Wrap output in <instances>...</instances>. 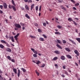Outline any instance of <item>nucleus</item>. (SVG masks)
Here are the masks:
<instances>
[{"mask_svg": "<svg viewBox=\"0 0 80 80\" xmlns=\"http://www.w3.org/2000/svg\"><path fill=\"white\" fill-rule=\"evenodd\" d=\"M14 26L18 28H21L20 25L18 23H15L14 25Z\"/></svg>", "mask_w": 80, "mask_h": 80, "instance_id": "f257e3e1", "label": "nucleus"}, {"mask_svg": "<svg viewBox=\"0 0 80 80\" xmlns=\"http://www.w3.org/2000/svg\"><path fill=\"white\" fill-rule=\"evenodd\" d=\"M3 6L5 9H6V8H7V5L6 3H3Z\"/></svg>", "mask_w": 80, "mask_h": 80, "instance_id": "f03ea898", "label": "nucleus"}, {"mask_svg": "<svg viewBox=\"0 0 80 80\" xmlns=\"http://www.w3.org/2000/svg\"><path fill=\"white\" fill-rule=\"evenodd\" d=\"M74 53H75V54H76L77 56H78L79 55V52H78V51H77V50H75Z\"/></svg>", "mask_w": 80, "mask_h": 80, "instance_id": "7ed1b4c3", "label": "nucleus"}, {"mask_svg": "<svg viewBox=\"0 0 80 80\" xmlns=\"http://www.w3.org/2000/svg\"><path fill=\"white\" fill-rule=\"evenodd\" d=\"M60 59L62 60H65V57L64 56H62L60 57Z\"/></svg>", "mask_w": 80, "mask_h": 80, "instance_id": "20e7f679", "label": "nucleus"}, {"mask_svg": "<svg viewBox=\"0 0 80 80\" xmlns=\"http://www.w3.org/2000/svg\"><path fill=\"white\" fill-rule=\"evenodd\" d=\"M32 62L35 63H36L37 65H38L39 63H40V61H38L37 62H36L35 61H32Z\"/></svg>", "mask_w": 80, "mask_h": 80, "instance_id": "39448f33", "label": "nucleus"}, {"mask_svg": "<svg viewBox=\"0 0 80 80\" xmlns=\"http://www.w3.org/2000/svg\"><path fill=\"white\" fill-rule=\"evenodd\" d=\"M6 50L7 52H12V50L9 48H7L6 49Z\"/></svg>", "mask_w": 80, "mask_h": 80, "instance_id": "423d86ee", "label": "nucleus"}, {"mask_svg": "<svg viewBox=\"0 0 80 80\" xmlns=\"http://www.w3.org/2000/svg\"><path fill=\"white\" fill-rule=\"evenodd\" d=\"M12 69L15 73V74H17V69L13 68Z\"/></svg>", "mask_w": 80, "mask_h": 80, "instance_id": "0eeeda50", "label": "nucleus"}, {"mask_svg": "<svg viewBox=\"0 0 80 80\" xmlns=\"http://www.w3.org/2000/svg\"><path fill=\"white\" fill-rule=\"evenodd\" d=\"M69 41H70V42H72V43H73V44H74V45H76V43H75V42H74V41H73L72 39H70L69 38Z\"/></svg>", "mask_w": 80, "mask_h": 80, "instance_id": "6e6552de", "label": "nucleus"}, {"mask_svg": "<svg viewBox=\"0 0 80 80\" xmlns=\"http://www.w3.org/2000/svg\"><path fill=\"white\" fill-rule=\"evenodd\" d=\"M54 53H56V54H60V52L59 51H54Z\"/></svg>", "mask_w": 80, "mask_h": 80, "instance_id": "1a4fd4ad", "label": "nucleus"}, {"mask_svg": "<svg viewBox=\"0 0 80 80\" xmlns=\"http://www.w3.org/2000/svg\"><path fill=\"white\" fill-rule=\"evenodd\" d=\"M18 77H19V76H20V69H18Z\"/></svg>", "mask_w": 80, "mask_h": 80, "instance_id": "9d476101", "label": "nucleus"}, {"mask_svg": "<svg viewBox=\"0 0 80 80\" xmlns=\"http://www.w3.org/2000/svg\"><path fill=\"white\" fill-rule=\"evenodd\" d=\"M34 6H35V4H32V5H31V10L32 11V9L34 7Z\"/></svg>", "mask_w": 80, "mask_h": 80, "instance_id": "9b49d317", "label": "nucleus"}, {"mask_svg": "<svg viewBox=\"0 0 80 80\" xmlns=\"http://www.w3.org/2000/svg\"><path fill=\"white\" fill-rule=\"evenodd\" d=\"M60 7L61 8H62V9L65 11H66V8H65L63 7V6H60Z\"/></svg>", "mask_w": 80, "mask_h": 80, "instance_id": "f8f14e48", "label": "nucleus"}, {"mask_svg": "<svg viewBox=\"0 0 80 80\" xmlns=\"http://www.w3.org/2000/svg\"><path fill=\"white\" fill-rule=\"evenodd\" d=\"M25 8L27 10H29V7H28V6L27 5H26L25 6Z\"/></svg>", "mask_w": 80, "mask_h": 80, "instance_id": "ddd939ff", "label": "nucleus"}, {"mask_svg": "<svg viewBox=\"0 0 80 80\" xmlns=\"http://www.w3.org/2000/svg\"><path fill=\"white\" fill-rule=\"evenodd\" d=\"M56 46H57V47H58V48H60V49H62V48L61 46H60L58 44H57Z\"/></svg>", "mask_w": 80, "mask_h": 80, "instance_id": "4468645a", "label": "nucleus"}, {"mask_svg": "<svg viewBox=\"0 0 80 80\" xmlns=\"http://www.w3.org/2000/svg\"><path fill=\"white\" fill-rule=\"evenodd\" d=\"M35 72H36V73L37 75L38 76V77L39 75H40V73L37 71V70H36L35 71Z\"/></svg>", "mask_w": 80, "mask_h": 80, "instance_id": "2eb2a0df", "label": "nucleus"}, {"mask_svg": "<svg viewBox=\"0 0 80 80\" xmlns=\"http://www.w3.org/2000/svg\"><path fill=\"white\" fill-rule=\"evenodd\" d=\"M25 17H26V18H28V19H30V16H28L27 14H26L25 15Z\"/></svg>", "mask_w": 80, "mask_h": 80, "instance_id": "dca6fc26", "label": "nucleus"}, {"mask_svg": "<svg viewBox=\"0 0 80 80\" xmlns=\"http://www.w3.org/2000/svg\"><path fill=\"white\" fill-rule=\"evenodd\" d=\"M21 70L23 71V72H27L26 70L23 68H21Z\"/></svg>", "mask_w": 80, "mask_h": 80, "instance_id": "f3484780", "label": "nucleus"}, {"mask_svg": "<svg viewBox=\"0 0 80 80\" xmlns=\"http://www.w3.org/2000/svg\"><path fill=\"white\" fill-rule=\"evenodd\" d=\"M55 34L56 35H61V33L59 32H55Z\"/></svg>", "mask_w": 80, "mask_h": 80, "instance_id": "a211bd4d", "label": "nucleus"}, {"mask_svg": "<svg viewBox=\"0 0 80 80\" xmlns=\"http://www.w3.org/2000/svg\"><path fill=\"white\" fill-rule=\"evenodd\" d=\"M66 56L68 58H70V59H71L72 58V57H71V55H66Z\"/></svg>", "mask_w": 80, "mask_h": 80, "instance_id": "6ab92c4d", "label": "nucleus"}, {"mask_svg": "<svg viewBox=\"0 0 80 80\" xmlns=\"http://www.w3.org/2000/svg\"><path fill=\"white\" fill-rule=\"evenodd\" d=\"M76 40L79 43H80V38H76Z\"/></svg>", "mask_w": 80, "mask_h": 80, "instance_id": "aec40b11", "label": "nucleus"}, {"mask_svg": "<svg viewBox=\"0 0 80 80\" xmlns=\"http://www.w3.org/2000/svg\"><path fill=\"white\" fill-rule=\"evenodd\" d=\"M1 43H4L5 44H6V43H7V42H6L3 40H1Z\"/></svg>", "mask_w": 80, "mask_h": 80, "instance_id": "412c9836", "label": "nucleus"}, {"mask_svg": "<svg viewBox=\"0 0 80 80\" xmlns=\"http://www.w3.org/2000/svg\"><path fill=\"white\" fill-rule=\"evenodd\" d=\"M65 49L66 50V51H67L68 52H70V49H69V48H65Z\"/></svg>", "mask_w": 80, "mask_h": 80, "instance_id": "4be33fe9", "label": "nucleus"}, {"mask_svg": "<svg viewBox=\"0 0 80 80\" xmlns=\"http://www.w3.org/2000/svg\"><path fill=\"white\" fill-rule=\"evenodd\" d=\"M12 8H13V10L14 11H15L17 10V9H16V8H15V6H12Z\"/></svg>", "mask_w": 80, "mask_h": 80, "instance_id": "5701e85b", "label": "nucleus"}, {"mask_svg": "<svg viewBox=\"0 0 80 80\" xmlns=\"http://www.w3.org/2000/svg\"><path fill=\"white\" fill-rule=\"evenodd\" d=\"M12 42H14V40L13 39V37H10Z\"/></svg>", "mask_w": 80, "mask_h": 80, "instance_id": "b1692460", "label": "nucleus"}, {"mask_svg": "<svg viewBox=\"0 0 80 80\" xmlns=\"http://www.w3.org/2000/svg\"><path fill=\"white\" fill-rule=\"evenodd\" d=\"M39 40L40 41H44V39H43V38H40L39 39Z\"/></svg>", "mask_w": 80, "mask_h": 80, "instance_id": "393cba45", "label": "nucleus"}, {"mask_svg": "<svg viewBox=\"0 0 80 80\" xmlns=\"http://www.w3.org/2000/svg\"><path fill=\"white\" fill-rule=\"evenodd\" d=\"M57 59H58V57H55L52 59V60L55 61L56 60H57Z\"/></svg>", "mask_w": 80, "mask_h": 80, "instance_id": "a878e982", "label": "nucleus"}, {"mask_svg": "<svg viewBox=\"0 0 80 80\" xmlns=\"http://www.w3.org/2000/svg\"><path fill=\"white\" fill-rule=\"evenodd\" d=\"M30 37H31V38H34L35 39L36 38V37H35V36H33L30 35Z\"/></svg>", "mask_w": 80, "mask_h": 80, "instance_id": "bb28decb", "label": "nucleus"}, {"mask_svg": "<svg viewBox=\"0 0 80 80\" xmlns=\"http://www.w3.org/2000/svg\"><path fill=\"white\" fill-rule=\"evenodd\" d=\"M0 47L1 48H4L5 47L4 46H3V45L2 44H0Z\"/></svg>", "mask_w": 80, "mask_h": 80, "instance_id": "cd10ccee", "label": "nucleus"}, {"mask_svg": "<svg viewBox=\"0 0 80 80\" xmlns=\"http://www.w3.org/2000/svg\"><path fill=\"white\" fill-rule=\"evenodd\" d=\"M68 21H69V22H70V21H71V22H73V20H72L71 18H69L68 19Z\"/></svg>", "mask_w": 80, "mask_h": 80, "instance_id": "c85d7f7f", "label": "nucleus"}, {"mask_svg": "<svg viewBox=\"0 0 80 80\" xmlns=\"http://www.w3.org/2000/svg\"><path fill=\"white\" fill-rule=\"evenodd\" d=\"M12 2L13 5H14V6H16L15 4V3H14V1H13V0H12Z\"/></svg>", "mask_w": 80, "mask_h": 80, "instance_id": "c756f323", "label": "nucleus"}, {"mask_svg": "<svg viewBox=\"0 0 80 80\" xmlns=\"http://www.w3.org/2000/svg\"><path fill=\"white\" fill-rule=\"evenodd\" d=\"M7 58L9 60H11L12 59L10 57V56H7Z\"/></svg>", "mask_w": 80, "mask_h": 80, "instance_id": "7c9ffc66", "label": "nucleus"}, {"mask_svg": "<svg viewBox=\"0 0 80 80\" xmlns=\"http://www.w3.org/2000/svg\"><path fill=\"white\" fill-rule=\"evenodd\" d=\"M13 5H12L11 6L10 5H9L8 6V7L9 8H13Z\"/></svg>", "mask_w": 80, "mask_h": 80, "instance_id": "2f4dec72", "label": "nucleus"}, {"mask_svg": "<svg viewBox=\"0 0 80 80\" xmlns=\"http://www.w3.org/2000/svg\"><path fill=\"white\" fill-rule=\"evenodd\" d=\"M33 56L34 57H35V58H36V57H37V54H34L33 55Z\"/></svg>", "mask_w": 80, "mask_h": 80, "instance_id": "473e14b6", "label": "nucleus"}, {"mask_svg": "<svg viewBox=\"0 0 80 80\" xmlns=\"http://www.w3.org/2000/svg\"><path fill=\"white\" fill-rule=\"evenodd\" d=\"M57 27L58 28H62V26H60V25H58L57 26Z\"/></svg>", "mask_w": 80, "mask_h": 80, "instance_id": "72a5a7b5", "label": "nucleus"}, {"mask_svg": "<svg viewBox=\"0 0 80 80\" xmlns=\"http://www.w3.org/2000/svg\"><path fill=\"white\" fill-rule=\"evenodd\" d=\"M5 44L8 47H10V45H9L8 43L6 42V44Z\"/></svg>", "mask_w": 80, "mask_h": 80, "instance_id": "f704fd0d", "label": "nucleus"}, {"mask_svg": "<svg viewBox=\"0 0 80 80\" xmlns=\"http://www.w3.org/2000/svg\"><path fill=\"white\" fill-rule=\"evenodd\" d=\"M20 24L22 26H24L25 25V23H23L22 22H20Z\"/></svg>", "mask_w": 80, "mask_h": 80, "instance_id": "c9c22d12", "label": "nucleus"}, {"mask_svg": "<svg viewBox=\"0 0 80 80\" xmlns=\"http://www.w3.org/2000/svg\"><path fill=\"white\" fill-rule=\"evenodd\" d=\"M54 66H55L56 68H58V65L57 64H55L54 65Z\"/></svg>", "mask_w": 80, "mask_h": 80, "instance_id": "e433bc0d", "label": "nucleus"}, {"mask_svg": "<svg viewBox=\"0 0 80 80\" xmlns=\"http://www.w3.org/2000/svg\"><path fill=\"white\" fill-rule=\"evenodd\" d=\"M42 36L43 37H44L45 38H47V36H46V35H45V34H43Z\"/></svg>", "mask_w": 80, "mask_h": 80, "instance_id": "4c0bfd02", "label": "nucleus"}, {"mask_svg": "<svg viewBox=\"0 0 80 80\" xmlns=\"http://www.w3.org/2000/svg\"><path fill=\"white\" fill-rule=\"evenodd\" d=\"M45 66V64H42V66L41 67H42V68H43Z\"/></svg>", "mask_w": 80, "mask_h": 80, "instance_id": "58836bf2", "label": "nucleus"}, {"mask_svg": "<svg viewBox=\"0 0 80 80\" xmlns=\"http://www.w3.org/2000/svg\"><path fill=\"white\" fill-rule=\"evenodd\" d=\"M62 42L63 43H67V41L65 40H63Z\"/></svg>", "mask_w": 80, "mask_h": 80, "instance_id": "ea45409f", "label": "nucleus"}, {"mask_svg": "<svg viewBox=\"0 0 80 80\" xmlns=\"http://www.w3.org/2000/svg\"><path fill=\"white\" fill-rule=\"evenodd\" d=\"M19 34H20L19 33H18L16 36H15L14 37H18V36L19 35Z\"/></svg>", "mask_w": 80, "mask_h": 80, "instance_id": "a19ab883", "label": "nucleus"}, {"mask_svg": "<svg viewBox=\"0 0 80 80\" xmlns=\"http://www.w3.org/2000/svg\"><path fill=\"white\" fill-rule=\"evenodd\" d=\"M14 38L15 39V40L17 41V42H18L17 41V40H18V38L17 37H14Z\"/></svg>", "mask_w": 80, "mask_h": 80, "instance_id": "79ce46f5", "label": "nucleus"}, {"mask_svg": "<svg viewBox=\"0 0 80 80\" xmlns=\"http://www.w3.org/2000/svg\"><path fill=\"white\" fill-rule=\"evenodd\" d=\"M3 5H0V8H1V9L2 10L3 9Z\"/></svg>", "mask_w": 80, "mask_h": 80, "instance_id": "37998d69", "label": "nucleus"}, {"mask_svg": "<svg viewBox=\"0 0 80 80\" xmlns=\"http://www.w3.org/2000/svg\"><path fill=\"white\" fill-rule=\"evenodd\" d=\"M73 22L74 24L75 25H77V23L75 22V21H73Z\"/></svg>", "mask_w": 80, "mask_h": 80, "instance_id": "c03bdc74", "label": "nucleus"}, {"mask_svg": "<svg viewBox=\"0 0 80 80\" xmlns=\"http://www.w3.org/2000/svg\"><path fill=\"white\" fill-rule=\"evenodd\" d=\"M57 41L60 44L61 43V41H60V40H57Z\"/></svg>", "mask_w": 80, "mask_h": 80, "instance_id": "a18cd8bd", "label": "nucleus"}, {"mask_svg": "<svg viewBox=\"0 0 80 80\" xmlns=\"http://www.w3.org/2000/svg\"><path fill=\"white\" fill-rule=\"evenodd\" d=\"M28 3H32V1L31 0H29L28 1Z\"/></svg>", "mask_w": 80, "mask_h": 80, "instance_id": "49530a36", "label": "nucleus"}, {"mask_svg": "<svg viewBox=\"0 0 80 80\" xmlns=\"http://www.w3.org/2000/svg\"><path fill=\"white\" fill-rule=\"evenodd\" d=\"M11 61L12 62H13L14 63H15V59H11Z\"/></svg>", "mask_w": 80, "mask_h": 80, "instance_id": "de8ad7c7", "label": "nucleus"}, {"mask_svg": "<svg viewBox=\"0 0 80 80\" xmlns=\"http://www.w3.org/2000/svg\"><path fill=\"white\" fill-rule=\"evenodd\" d=\"M38 32H42V30H41V29H38Z\"/></svg>", "mask_w": 80, "mask_h": 80, "instance_id": "09e8293b", "label": "nucleus"}, {"mask_svg": "<svg viewBox=\"0 0 80 80\" xmlns=\"http://www.w3.org/2000/svg\"><path fill=\"white\" fill-rule=\"evenodd\" d=\"M64 73H65V74L67 75H68V73L67 72V71H65Z\"/></svg>", "mask_w": 80, "mask_h": 80, "instance_id": "8fccbe9b", "label": "nucleus"}, {"mask_svg": "<svg viewBox=\"0 0 80 80\" xmlns=\"http://www.w3.org/2000/svg\"><path fill=\"white\" fill-rule=\"evenodd\" d=\"M38 7L36 6V10H38Z\"/></svg>", "mask_w": 80, "mask_h": 80, "instance_id": "3c124183", "label": "nucleus"}, {"mask_svg": "<svg viewBox=\"0 0 80 80\" xmlns=\"http://www.w3.org/2000/svg\"><path fill=\"white\" fill-rule=\"evenodd\" d=\"M3 78L2 77H0V80H3Z\"/></svg>", "mask_w": 80, "mask_h": 80, "instance_id": "603ef678", "label": "nucleus"}, {"mask_svg": "<svg viewBox=\"0 0 80 80\" xmlns=\"http://www.w3.org/2000/svg\"><path fill=\"white\" fill-rule=\"evenodd\" d=\"M75 77H76L77 78H78V75H77V74H76L75 75Z\"/></svg>", "mask_w": 80, "mask_h": 80, "instance_id": "864d4df0", "label": "nucleus"}, {"mask_svg": "<svg viewBox=\"0 0 80 80\" xmlns=\"http://www.w3.org/2000/svg\"><path fill=\"white\" fill-rule=\"evenodd\" d=\"M41 8H42V6H41L39 7V10L40 12L41 11Z\"/></svg>", "mask_w": 80, "mask_h": 80, "instance_id": "5fc2aeb1", "label": "nucleus"}, {"mask_svg": "<svg viewBox=\"0 0 80 80\" xmlns=\"http://www.w3.org/2000/svg\"><path fill=\"white\" fill-rule=\"evenodd\" d=\"M43 26L45 27L46 26V23L45 22L43 23Z\"/></svg>", "mask_w": 80, "mask_h": 80, "instance_id": "6e6d98bb", "label": "nucleus"}, {"mask_svg": "<svg viewBox=\"0 0 80 80\" xmlns=\"http://www.w3.org/2000/svg\"><path fill=\"white\" fill-rule=\"evenodd\" d=\"M34 53H35V54H38V53H37V51H35L34 52Z\"/></svg>", "mask_w": 80, "mask_h": 80, "instance_id": "4d7b16f0", "label": "nucleus"}, {"mask_svg": "<svg viewBox=\"0 0 80 80\" xmlns=\"http://www.w3.org/2000/svg\"><path fill=\"white\" fill-rule=\"evenodd\" d=\"M31 50H32V52H34L35 50V49H34L32 48H31Z\"/></svg>", "mask_w": 80, "mask_h": 80, "instance_id": "13d9d810", "label": "nucleus"}, {"mask_svg": "<svg viewBox=\"0 0 80 80\" xmlns=\"http://www.w3.org/2000/svg\"><path fill=\"white\" fill-rule=\"evenodd\" d=\"M75 5L76 6H78V5H79V3H77L75 4Z\"/></svg>", "mask_w": 80, "mask_h": 80, "instance_id": "bf43d9fd", "label": "nucleus"}, {"mask_svg": "<svg viewBox=\"0 0 80 80\" xmlns=\"http://www.w3.org/2000/svg\"><path fill=\"white\" fill-rule=\"evenodd\" d=\"M21 8L22 9V10H25V9L24 8H23V7H22Z\"/></svg>", "mask_w": 80, "mask_h": 80, "instance_id": "052dcab7", "label": "nucleus"}, {"mask_svg": "<svg viewBox=\"0 0 80 80\" xmlns=\"http://www.w3.org/2000/svg\"><path fill=\"white\" fill-rule=\"evenodd\" d=\"M0 73H3V72H2V70L0 69Z\"/></svg>", "mask_w": 80, "mask_h": 80, "instance_id": "680f3d73", "label": "nucleus"}, {"mask_svg": "<svg viewBox=\"0 0 80 80\" xmlns=\"http://www.w3.org/2000/svg\"><path fill=\"white\" fill-rule=\"evenodd\" d=\"M71 1L72 2H73V3H75V1H74V0H71Z\"/></svg>", "mask_w": 80, "mask_h": 80, "instance_id": "e2e57ef3", "label": "nucleus"}, {"mask_svg": "<svg viewBox=\"0 0 80 80\" xmlns=\"http://www.w3.org/2000/svg\"><path fill=\"white\" fill-rule=\"evenodd\" d=\"M72 9H73V10H77V8H75V7H73Z\"/></svg>", "mask_w": 80, "mask_h": 80, "instance_id": "0e129e2a", "label": "nucleus"}, {"mask_svg": "<svg viewBox=\"0 0 80 80\" xmlns=\"http://www.w3.org/2000/svg\"><path fill=\"white\" fill-rule=\"evenodd\" d=\"M5 21H6V23H8V19H5Z\"/></svg>", "mask_w": 80, "mask_h": 80, "instance_id": "69168bd1", "label": "nucleus"}, {"mask_svg": "<svg viewBox=\"0 0 80 80\" xmlns=\"http://www.w3.org/2000/svg\"><path fill=\"white\" fill-rule=\"evenodd\" d=\"M61 76L62 77H65V75H64V74H62V75H61Z\"/></svg>", "mask_w": 80, "mask_h": 80, "instance_id": "338daca9", "label": "nucleus"}, {"mask_svg": "<svg viewBox=\"0 0 80 80\" xmlns=\"http://www.w3.org/2000/svg\"><path fill=\"white\" fill-rule=\"evenodd\" d=\"M3 13V11L2 10H0V13Z\"/></svg>", "mask_w": 80, "mask_h": 80, "instance_id": "774afa93", "label": "nucleus"}]
</instances>
